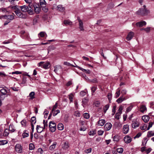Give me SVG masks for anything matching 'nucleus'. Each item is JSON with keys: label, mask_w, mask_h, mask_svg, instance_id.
<instances>
[{"label": "nucleus", "mask_w": 154, "mask_h": 154, "mask_svg": "<svg viewBox=\"0 0 154 154\" xmlns=\"http://www.w3.org/2000/svg\"><path fill=\"white\" fill-rule=\"evenodd\" d=\"M79 22V28L81 31H84V29L83 28V23L82 20L80 19H78Z\"/></svg>", "instance_id": "obj_10"}, {"label": "nucleus", "mask_w": 154, "mask_h": 154, "mask_svg": "<svg viewBox=\"0 0 154 154\" xmlns=\"http://www.w3.org/2000/svg\"><path fill=\"white\" fill-rule=\"evenodd\" d=\"M55 48H56L54 45H51L49 46L48 48V53H49V51L54 50L55 49Z\"/></svg>", "instance_id": "obj_27"}, {"label": "nucleus", "mask_w": 154, "mask_h": 154, "mask_svg": "<svg viewBox=\"0 0 154 154\" xmlns=\"http://www.w3.org/2000/svg\"><path fill=\"white\" fill-rule=\"evenodd\" d=\"M147 128V125L146 124H144L143 126L140 127V128L142 130H146Z\"/></svg>", "instance_id": "obj_49"}, {"label": "nucleus", "mask_w": 154, "mask_h": 154, "mask_svg": "<svg viewBox=\"0 0 154 154\" xmlns=\"http://www.w3.org/2000/svg\"><path fill=\"white\" fill-rule=\"evenodd\" d=\"M62 146V148L64 149H66L69 147L68 143L67 142H64Z\"/></svg>", "instance_id": "obj_21"}, {"label": "nucleus", "mask_w": 154, "mask_h": 154, "mask_svg": "<svg viewBox=\"0 0 154 154\" xmlns=\"http://www.w3.org/2000/svg\"><path fill=\"white\" fill-rule=\"evenodd\" d=\"M15 14L12 13L11 14L5 15L2 16V18L4 19L8 20H11L14 18Z\"/></svg>", "instance_id": "obj_3"}, {"label": "nucleus", "mask_w": 154, "mask_h": 154, "mask_svg": "<svg viewBox=\"0 0 154 154\" xmlns=\"http://www.w3.org/2000/svg\"><path fill=\"white\" fill-rule=\"evenodd\" d=\"M121 114L119 113H116L115 115L116 119L118 120L119 119V117Z\"/></svg>", "instance_id": "obj_56"}, {"label": "nucleus", "mask_w": 154, "mask_h": 154, "mask_svg": "<svg viewBox=\"0 0 154 154\" xmlns=\"http://www.w3.org/2000/svg\"><path fill=\"white\" fill-rule=\"evenodd\" d=\"M56 144L57 143L56 142H54L52 145L50 146V149L51 150H53L55 148Z\"/></svg>", "instance_id": "obj_31"}, {"label": "nucleus", "mask_w": 154, "mask_h": 154, "mask_svg": "<svg viewBox=\"0 0 154 154\" xmlns=\"http://www.w3.org/2000/svg\"><path fill=\"white\" fill-rule=\"evenodd\" d=\"M132 126L133 128H135L139 126V124L138 122H134L132 124Z\"/></svg>", "instance_id": "obj_29"}, {"label": "nucleus", "mask_w": 154, "mask_h": 154, "mask_svg": "<svg viewBox=\"0 0 154 154\" xmlns=\"http://www.w3.org/2000/svg\"><path fill=\"white\" fill-rule=\"evenodd\" d=\"M27 123L26 121L25 120H23L21 122V124L22 126H25Z\"/></svg>", "instance_id": "obj_37"}, {"label": "nucleus", "mask_w": 154, "mask_h": 154, "mask_svg": "<svg viewBox=\"0 0 154 154\" xmlns=\"http://www.w3.org/2000/svg\"><path fill=\"white\" fill-rule=\"evenodd\" d=\"M35 92H31L29 94V96L30 97V99H33L35 98Z\"/></svg>", "instance_id": "obj_32"}, {"label": "nucleus", "mask_w": 154, "mask_h": 154, "mask_svg": "<svg viewBox=\"0 0 154 154\" xmlns=\"http://www.w3.org/2000/svg\"><path fill=\"white\" fill-rule=\"evenodd\" d=\"M9 130L12 132H14L15 130L13 126L10 125L9 127Z\"/></svg>", "instance_id": "obj_41"}, {"label": "nucleus", "mask_w": 154, "mask_h": 154, "mask_svg": "<svg viewBox=\"0 0 154 154\" xmlns=\"http://www.w3.org/2000/svg\"><path fill=\"white\" fill-rule=\"evenodd\" d=\"M132 106H130L129 107H128L126 109V112H128L130 111L132 109Z\"/></svg>", "instance_id": "obj_58"}, {"label": "nucleus", "mask_w": 154, "mask_h": 154, "mask_svg": "<svg viewBox=\"0 0 154 154\" xmlns=\"http://www.w3.org/2000/svg\"><path fill=\"white\" fill-rule=\"evenodd\" d=\"M97 87H93L91 88V90L92 93H94L96 90Z\"/></svg>", "instance_id": "obj_60"}, {"label": "nucleus", "mask_w": 154, "mask_h": 154, "mask_svg": "<svg viewBox=\"0 0 154 154\" xmlns=\"http://www.w3.org/2000/svg\"><path fill=\"white\" fill-rule=\"evenodd\" d=\"M142 119L144 122H147L149 121V118L148 116L144 115L142 116Z\"/></svg>", "instance_id": "obj_14"}, {"label": "nucleus", "mask_w": 154, "mask_h": 154, "mask_svg": "<svg viewBox=\"0 0 154 154\" xmlns=\"http://www.w3.org/2000/svg\"><path fill=\"white\" fill-rule=\"evenodd\" d=\"M58 129L59 130H62L64 128L63 125L61 123H59L57 125Z\"/></svg>", "instance_id": "obj_22"}, {"label": "nucleus", "mask_w": 154, "mask_h": 154, "mask_svg": "<svg viewBox=\"0 0 154 154\" xmlns=\"http://www.w3.org/2000/svg\"><path fill=\"white\" fill-rule=\"evenodd\" d=\"M152 125H153V123L152 122H150L149 123L148 127V128L146 129V130H149V128L152 127Z\"/></svg>", "instance_id": "obj_64"}, {"label": "nucleus", "mask_w": 154, "mask_h": 154, "mask_svg": "<svg viewBox=\"0 0 154 154\" xmlns=\"http://www.w3.org/2000/svg\"><path fill=\"white\" fill-rule=\"evenodd\" d=\"M125 100L126 99L125 97H124L122 95V96H121L116 100V102L118 103H120Z\"/></svg>", "instance_id": "obj_15"}, {"label": "nucleus", "mask_w": 154, "mask_h": 154, "mask_svg": "<svg viewBox=\"0 0 154 154\" xmlns=\"http://www.w3.org/2000/svg\"><path fill=\"white\" fill-rule=\"evenodd\" d=\"M54 71L55 72H58L59 70H61L62 69V67L60 65H58L54 67Z\"/></svg>", "instance_id": "obj_17"}, {"label": "nucleus", "mask_w": 154, "mask_h": 154, "mask_svg": "<svg viewBox=\"0 0 154 154\" xmlns=\"http://www.w3.org/2000/svg\"><path fill=\"white\" fill-rule=\"evenodd\" d=\"M42 9L43 11L45 12H47L48 11V8L46 6H43Z\"/></svg>", "instance_id": "obj_54"}, {"label": "nucleus", "mask_w": 154, "mask_h": 154, "mask_svg": "<svg viewBox=\"0 0 154 154\" xmlns=\"http://www.w3.org/2000/svg\"><path fill=\"white\" fill-rule=\"evenodd\" d=\"M14 12L16 15L20 18L25 19L27 17V15L26 14H23L19 10H17L15 11Z\"/></svg>", "instance_id": "obj_2"}, {"label": "nucleus", "mask_w": 154, "mask_h": 154, "mask_svg": "<svg viewBox=\"0 0 154 154\" xmlns=\"http://www.w3.org/2000/svg\"><path fill=\"white\" fill-rule=\"evenodd\" d=\"M9 130L7 129H6L5 130L4 133V135L5 136H7L9 134Z\"/></svg>", "instance_id": "obj_42"}, {"label": "nucleus", "mask_w": 154, "mask_h": 154, "mask_svg": "<svg viewBox=\"0 0 154 154\" xmlns=\"http://www.w3.org/2000/svg\"><path fill=\"white\" fill-rule=\"evenodd\" d=\"M129 128L128 125H126L123 126L122 130V132L124 134H127L129 131Z\"/></svg>", "instance_id": "obj_9"}, {"label": "nucleus", "mask_w": 154, "mask_h": 154, "mask_svg": "<svg viewBox=\"0 0 154 154\" xmlns=\"http://www.w3.org/2000/svg\"><path fill=\"white\" fill-rule=\"evenodd\" d=\"M40 3L41 7L46 5V3L45 0H40Z\"/></svg>", "instance_id": "obj_25"}, {"label": "nucleus", "mask_w": 154, "mask_h": 154, "mask_svg": "<svg viewBox=\"0 0 154 154\" xmlns=\"http://www.w3.org/2000/svg\"><path fill=\"white\" fill-rule=\"evenodd\" d=\"M123 109V107L122 106H120L119 107V109H118V111L119 112L118 113H120V114H122V110Z\"/></svg>", "instance_id": "obj_61"}, {"label": "nucleus", "mask_w": 154, "mask_h": 154, "mask_svg": "<svg viewBox=\"0 0 154 154\" xmlns=\"http://www.w3.org/2000/svg\"><path fill=\"white\" fill-rule=\"evenodd\" d=\"M39 35H40V36L41 37H44L45 36V35H46V37H47V35H46V33L45 32H41L39 33Z\"/></svg>", "instance_id": "obj_48"}, {"label": "nucleus", "mask_w": 154, "mask_h": 154, "mask_svg": "<svg viewBox=\"0 0 154 154\" xmlns=\"http://www.w3.org/2000/svg\"><path fill=\"white\" fill-rule=\"evenodd\" d=\"M43 129L42 127H41L39 125L37 126L36 129L38 133H41L43 131Z\"/></svg>", "instance_id": "obj_19"}, {"label": "nucleus", "mask_w": 154, "mask_h": 154, "mask_svg": "<svg viewBox=\"0 0 154 154\" xmlns=\"http://www.w3.org/2000/svg\"><path fill=\"white\" fill-rule=\"evenodd\" d=\"M47 121H45V120H43V123L44 124V128L45 129L48 127Z\"/></svg>", "instance_id": "obj_53"}, {"label": "nucleus", "mask_w": 154, "mask_h": 154, "mask_svg": "<svg viewBox=\"0 0 154 154\" xmlns=\"http://www.w3.org/2000/svg\"><path fill=\"white\" fill-rule=\"evenodd\" d=\"M64 23L66 25H70L72 24V22L69 20H65L64 21Z\"/></svg>", "instance_id": "obj_30"}, {"label": "nucleus", "mask_w": 154, "mask_h": 154, "mask_svg": "<svg viewBox=\"0 0 154 154\" xmlns=\"http://www.w3.org/2000/svg\"><path fill=\"white\" fill-rule=\"evenodd\" d=\"M125 142L126 143L131 142L132 140V138L128 135L125 136L124 139Z\"/></svg>", "instance_id": "obj_8"}, {"label": "nucleus", "mask_w": 154, "mask_h": 154, "mask_svg": "<svg viewBox=\"0 0 154 154\" xmlns=\"http://www.w3.org/2000/svg\"><path fill=\"white\" fill-rule=\"evenodd\" d=\"M109 104H107L103 108V110H104V112L105 113L106 111L108 109L109 107Z\"/></svg>", "instance_id": "obj_35"}, {"label": "nucleus", "mask_w": 154, "mask_h": 154, "mask_svg": "<svg viewBox=\"0 0 154 154\" xmlns=\"http://www.w3.org/2000/svg\"><path fill=\"white\" fill-rule=\"evenodd\" d=\"M88 99L87 98H85L83 99L82 102L83 104H85L88 102Z\"/></svg>", "instance_id": "obj_47"}, {"label": "nucleus", "mask_w": 154, "mask_h": 154, "mask_svg": "<svg viewBox=\"0 0 154 154\" xmlns=\"http://www.w3.org/2000/svg\"><path fill=\"white\" fill-rule=\"evenodd\" d=\"M31 124H34L36 122V119L35 117L33 116L31 118Z\"/></svg>", "instance_id": "obj_36"}, {"label": "nucleus", "mask_w": 154, "mask_h": 154, "mask_svg": "<svg viewBox=\"0 0 154 154\" xmlns=\"http://www.w3.org/2000/svg\"><path fill=\"white\" fill-rule=\"evenodd\" d=\"M126 93L127 91L125 89L122 90L121 91V93L123 95L126 94Z\"/></svg>", "instance_id": "obj_62"}, {"label": "nucleus", "mask_w": 154, "mask_h": 154, "mask_svg": "<svg viewBox=\"0 0 154 154\" xmlns=\"http://www.w3.org/2000/svg\"><path fill=\"white\" fill-rule=\"evenodd\" d=\"M96 134V131L95 130H92L90 131L89 133V135L94 136Z\"/></svg>", "instance_id": "obj_44"}, {"label": "nucleus", "mask_w": 154, "mask_h": 154, "mask_svg": "<svg viewBox=\"0 0 154 154\" xmlns=\"http://www.w3.org/2000/svg\"><path fill=\"white\" fill-rule=\"evenodd\" d=\"M27 131L26 130H24L22 134V138H24L25 137H28L29 136V132H26Z\"/></svg>", "instance_id": "obj_16"}, {"label": "nucleus", "mask_w": 154, "mask_h": 154, "mask_svg": "<svg viewBox=\"0 0 154 154\" xmlns=\"http://www.w3.org/2000/svg\"><path fill=\"white\" fill-rule=\"evenodd\" d=\"M53 113V116H55L57 115V114L60 112V111L59 109H57L56 111H55Z\"/></svg>", "instance_id": "obj_55"}, {"label": "nucleus", "mask_w": 154, "mask_h": 154, "mask_svg": "<svg viewBox=\"0 0 154 154\" xmlns=\"http://www.w3.org/2000/svg\"><path fill=\"white\" fill-rule=\"evenodd\" d=\"M148 140L147 139V138L145 137L144 138L143 141H142V146H145L146 145V144L147 143V141Z\"/></svg>", "instance_id": "obj_34"}, {"label": "nucleus", "mask_w": 154, "mask_h": 154, "mask_svg": "<svg viewBox=\"0 0 154 154\" xmlns=\"http://www.w3.org/2000/svg\"><path fill=\"white\" fill-rule=\"evenodd\" d=\"M15 149L17 152L18 153L21 152L22 148L21 145L19 144H17L15 146Z\"/></svg>", "instance_id": "obj_5"}, {"label": "nucleus", "mask_w": 154, "mask_h": 154, "mask_svg": "<svg viewBox=\"0 0 154 154\" xmlns=\"http://www.w3.org/2000/svg\"><path fill=\"white\" fill-rule=\"evenodd\" d=\"M22 74V72H21L19 71H16L14 72H12V74Z\"/></svg>", "instance_id": "obj_63"}, {"label": "nucleus", "mask_w": 154, "mask_h": 154, "mask_svg": "<svg viewBox=\"0 0 154 154\" xmlns=\"http://www.w3.org/2000/svg\"><path fill=\"white\" fill-rule=\"evenodd\" d=\"M141 135L142 133L141 132H139L134 137V139H135L136 138H138Z\"/></svg>", "instance_id": "obj_57"}, {"label": "nucleus", "mask_w": 154, "mask_h": 154, "mask_svg": "<svg viewBox=\"0 0 154 154\" xmlns=\"http://www.w3.org/2000/svg\"><path fill=\"white\" fill-rule=\"evenodd\" d=\"M50 131L52 132H54L56 128V125L54 122L51 121L49 122V126Z\"/></svg>", "instance_id": "obj_4"}, {"label": "nucleus", "mask_w": 154, "mask_h": 154, "mask_svg": "<svg viewBox=\"0 0 154 154\" xmlns=\"http://www.w3.org/2000/svg\"><path fill=\"white\" fill-rule=\"evenodd\" d=\"M105 120L104 119H101L98 122V125L100 126H103L105 123Z\"/></svg>", "instance_id": "obj_18"}, {"label": "nucleus", "mask_w": 154, "mask_h": 154, "mask_svg": "<svg viewBox=\"0 0 154 154\" xmlns=\"http://www.w3.org/2000/svg\"><path fill=\"white\" fill-rule=\"evenodd\" d=\"M134 35V33L132 32H129L126 37V39L128 41H130L131 40Z\"/></svg>", "instance_id": "obj_6"}, {"label": "nucleus", "mask_w": 154, "mask_h": 154, "mask_svg": "<svg viewBox=\"0 0 154 154\" xmlns=\"http://www.w3.org/2000/svg\"><path fill=\"white\" fill-rule=\"evenodd\" d=\"M92 149L90 148L85 150V152L86 153H88L91 152Z\"/></svg>", "instance_id": "obj_59"}, {"label": "nucleus", "mask_w": 154, "mask_h": 154, "mask_svg": "<svg viewBox=\"0 0 154 154\" xmlns=\"http://www.w3.org/2000/svg\"><path fill=\"white\" fill-rule=\"evenodd\" d=\"M8 143V141L6 140H0V145H4Z\"/></svg>", "instance_id": "obj_38"}, {"label": "nucleus", "mask_w": 154, "mask_h": 154, "mask_svg": "<svg viewBox=\"0 0 154 154\" xmlns=\"http://www.w3.org/2000/svg\"><path fill=\"white\" fill-rule=\"evenodd\" d=\"M29 10H28V11L27 12H28L29 14L32 15L33 13V11H32L33 9L31 7V6H32V5H31L30 4H29Z\"/></svg>", "instance_id": "obj_20"}, {"label": "nucleus", "mask_w": 154, "mask_h": 154, "mask_svg": "<svg viewBox=\"0 0 154 154\" xmlns=\"http://www.w3.org/2000/svg\"><path fill=\"white\" fill-rule=\"evenodd\" d=\"M117 151L119 153H122L123 152V149L122 148H118L117 149Z\"/></svg>", "instance_id": "obj_46"}, {"label": "nucleus", "mask_w": 154, "mask_h": 154, "mask_svg": "<svg viewBox=\"0 0 154 154\" xmlns=\"http://www.w3.org/2000/svg\"><path fill=\"white\" fill-rule=\"evenodd\" d=\"M83 115L84 118L86 119H88L90 117L89 114L87 113H84Z\"/></svg>", "instance_id": "obj_43"}, {"label": "nucleus", "mask_w": 154, "mask_h": 154, "mask_svg": "<svg viewBox=\"0 0 154 154\" xmlns=\"http://www.w3.org/2000/svg\"><path fill=\"white\" fill-rule=\"evenodd\" d=\"M26 78L25 77H23L22 81L21 83V84H24L26 83Z\"/></svg>", "instance_id": "obj_40"}, {"label": "nucleus", "mask_w": 154, "mask_h": 154, "mask_svg": "<svg viewBox=\"0 0 154 154\" xmlns=\"http://www.w3.org/2000/svg\"><path fill=\"white\" fill-rule=\"evenodd\" d=\"M58 9L61 11H63L64 10V8L62 7V6L61 5H58L57 6Z\"/></svg>", "instance_id": "obj_39"}, {"label": "nucleus", "mask_w": 154, "mask_h": 154, "mask_svg": "<svg viewBox=\"0 0 154 154\" xmlns=\"http://www.w3.org/2000/svg\"><path fill=\"white\" fill-rule=\"evenodd\" d=\"M34 8V11L36 14H38L39 13L40 11V8L39 7L38 5H33Z\"/></svg>", "instance_id": "obj_13"}, {"label": "nucleus", "mask_w": 154, "mask_h": 154, "mask_svg": "<svg viewBox=\"0 0 154 154\" xmlns=\"http://www.w3.org/2000/svg\"><path fill=\"white\" fill-rule=\"evenodd\" d=\"M154 135V131H150L148 132L147 136L148 137H150Z\"/></svg>", "instance_id": "obj_23"}, {"label": "nucleus", "mask_w": 154, "mask_h": 154, "mask_svg": "<svg viewBox=\"0 0 154 154\" xmlns=\"http://www.w3.org/2000/svg\"><path fill=\"white\" fill-rule=\"evenodd\" d=\"M0 92L2 94L5 95L7 93L6 90L5 88H3L0 90Z\"/></svg>", "instance_id": "obj_28"}, {"label": "nucleus", "mask_w": 154, "mask_h": 154, "mask_svg": "<svg viewBox=\"0 0 154 154\" xmlns=\"http://www.w3.org/2000/svg\"><path fill=\"white\" fill-rule=\"evenodd\" d=\"M120 139V137L118 135H115L113 138V140L114 141L118 142Z\"/></svg>", "instance_id": "obj_26"}, {"label": "nucleus", "mask_w": 154, "mask_h": 154, "mask_svg": "<svg viewBox=\"0 0 154 154\" xmlns=\"http://www.w3.org/2000/svg\"><path fill=\"white\" fill-rule=\"evenodd\" d=\"M120 95V90H119L118 91L116 92L115 94V97L116 98H117Z\"/></svg>", "instance_id": "obj_51"}, {"label": "nucleus", "mask_w": 154, "mask_h": 154, "mask_svg": "<svg viewBox=\"0 0 154 154\" xmlns=\"http://www.w3.org/2000/svg\"><path fill=\"white\" fill-rule=\"evenodd\" d=\"M50 65V63L49 62H47L44 64L42 66V68L45 69H47L48 68L49 66Z\"/></svg>", "instance_id": "obj_24"}, {"label": "nucleus", "mask_w": 154, "mask_h": 154, "mask_svg": "<svg viewBox=\"0 0 154 154\" xmlns=\"http://www.w3.org/2000/svg\"><path fill=\"white\" fill-rule=\"evenodd\" d=\"M116 108V106H114L113 107V108H112V115H114L115 113Z\"/></svg>", "instance_id": "obj_45"}, {"label": "nucleus", "mask_w": 154, "mask_h": 154, "mask_svg": "<svg viewBox=\"0 0 154 154\" xmlns=\"http://www.w3.org/2000/svg\"><path fill=\"white\" fill-rule=\"evenodd\" d=\"M29 6H27L25 5H24L20 6V8L22 11L24 12H27L29 10Z\"/></svg>", "instance_id": "obj_11"}, {"label": "nucleus", "mask_w": 154, "mask_h": 154, "mask_svg": "<svg viewBox=\"0 0 154 154\" xmlns=\"http://www.w3.org/2000/svg\"><path fill=\"white\" fill-rule=\"evenodd\" d=\"M149 13V11L146 8H140L136 12L137 14L142 16L146 15Z\"/></svg>", "instance_id": "obj_1"}, {"label": "nucleus", "mask_w": 154, "mask_h": 154, "mask_svg": "<svg viewBox=\"0 0 154 154\" xmlns=\"http://www.w3.org/2000/svg\"><path fill=\"white\" fill-rule=\"evenodd\" d=\"M35 148L34 145L32 143H30L29 145V149L32 150L33 149Z\"/></svg>", "instance_id": "obj_50"}, {"label": "nucleus", "mask_w": 154, "mask_h": 154, "mask_svg": "<svg viewBox=\"0 0 154 154\" xmlns=\"http://www.w3.org/2000/svg\"><path fill=\"white\" fill-rule=\"evenodd\" d=\"M135 24L137 27H141L145 25L146 24V23L144 21H140L137 22Z\"/></svg>", "instance_id": "obj_7"}, {"label": "nucleus", "mask_w": 154, "mask_h": 154, "mask_svg": "<svg viewBox=\"0 0 154 154\" xmlns=\"http://www.w3.org/2000/svg\"><path fill=\"white\" fill-rule=\"evenodd\" d=\"M112 126V125L110 123H107L105 125V129L106 131H109L111 129Z\"/></svg>", "instance_id": "obj_12"}, {"label": "nucleus", "mask_w": 154, "mask_h": 154, "mask_svg": "<svg viewBox=\"0 0 154 154\" xmlns=\"http://www.w3.org/2000/svg\"><path fill=\"white\" fill-rule=\"evenodd\" d=\"M58 104L57 103H56L55 104V105L53 106V108L52 110V112H53L57 108V106Z\"/></svg>", "instance_id": "obj_52"}, {"label": "nucleus", "mask_w": 154, "mask_h": 154, "mask_svg": "<svg viewBox=\"0 0 154 154\" xmlns=\"http://www.w3.org/2000/svg\"><path fill=\"white\" fill-rule=\"evenodd\" d=\"M146 109V108L145 106L142 105L140 108V111L142 112H143Z\"/></svg>", "instance_id": "obj_33"}]
</instances>
